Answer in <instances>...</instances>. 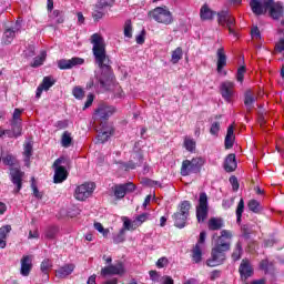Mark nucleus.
<instances>
[{
	"mask_svg": "<svg viewBox=\"0 0 284 284\" xmlns=\"http://www.w3.org/2000/svg\"><path fill=\"white\" fill-rule=\"evenodd\" d=\"M91 43L93 45L92 53L100 70L94 73L95 82L94 80H90L87 83V90H92V88L108 90L112 85L114 73L112 72V65H110V57L105 51V40L101 34L93 33L91 36Z\"/></svg>",
	"mask_w": 284,
	"mask_h": 284,
	"instance_id": "f257e3e1",
	"label": "nucleus"
},
{
	"mask_svg": "<svg viewBox=\"0 0 284 284\" xmlns=\"http://www.w3.org/2000/svg\"><path fill=\"white\" fill-rule=\"evenodd\" d=\"M233 236L234 234L230 230L221 231V235L217 237L211 250V256L206 260L207 267H219V265H223L225 261H227L226 252L232 250V243L225 241V239L231 241Z\"/></svg>",
	"mask_w": 284,
	"mask_h": 284,
	"instance_id": "f03ea898",
	"label": "nucleus"
},
{
	"mask_svg": "<svg viewBox=\"0 0 284 284\" xmlns=\"http://www.w3.org/2000/svg\"><path fill=\"white\" fill-rule=\"evenodd\" d=\"M203 165H205V161L202 160V158H193L192 160H184L180 169V174L181 176H190V174H199Z\"/></svg>",
	"mask_w": 284,
	"mask_h": 284,
	"instance_id": "7ed1b4c3",
	"label": "nucleus"
},
{
	"mask_svg": "<svg viewBox=\"0 0 284 284\" xmlns=\"http://www.w3.org/2000/svg\"><path fill=\"white\" fill-rule=\"evenodd\" d=\"M216 16L219 26L227 28L229 34H232L233 37H239V33H236V30H234V27L236 26V19L232 14H230L229 11H220L216 13Z\"/></svg>",
	"mask_w": 284,
	"mask_h": 284,
	"instance_id": "20e7f679",
	"label": "nucleus"
},
{
	"mask_svg": "<svg viewBox=\"0 0 284 284\" xmlns=\"http://www.w3.org/2000/svg\"><path fill=\"white\" fill-rule=\"evenodd\" d=\"M275 3L274 0H251L250 8L253 14L261 17V14L270 13Z\"/></svg>",
	"mask_w": 284,
	"mask_h": 284,
	"instance_id": "39448f33",
	"label": "nucleus"
},
{
	"mask_svg": "<svg viewBox=\"0 0 284 284\" xmlns=\"http://www.w3.org/2000/svg\"><path fill=\"white\" fill-rule=\"evenodd\" d=\"M149 17L154 19L158 23H164V26H170L172 23V12L168 10V7H158L149 12Z\"/></svg>",
	"mask_w": 284,
	"mask_h": 284,
	"instance_id": "423d86ee",
	"label": "nucleus"
},
{
	"mask_svg": "<svg viewBox=\"0 0 284 284\" xmlns=\"http://www.w3.org/2000/svg\"><path fill=\"white\" fill-rule=\"evenodd\" d=\"M197 223H205L207 214L210 213V205L207 202V193L201 192L199 204L195 209Z\"/></svg>",
	"mask_w": 284,
	"mask_h": 284,
	"instance_id": "0eeeda50",
	"label": "nucleus"
},
{
	"mask_svg": "<svg viewBox=\"0 0 284 284\" xmlns=\"http://www.w3.org/2000/svg\"><path fill=\"white\" fill-rule=\"evenodd\" d=\"M136 186L134 185V183L129 182L124 184H115L112 187V191L115 199L121 200V199H125L126 194H132V192H134Z\"/></svg>",
	"mask_w": 284,
	"mask_h": 284,
	"instance_id": "6e6552de",
	"label": "nucleus"
},
{
	"mask_svg": "<svg viewBox=\"0 0 284 284\" xmlns=\"http://www.w3.org/2000/svg\"><path fill=\"white\" fill-rule=\"evenodd\" d=\"M10 176L11 183L16 185L13 189V194H19V192H21L23 189V176H26V173L19 168H11Z\"/></svg>",
	"mask_w": 284,
	"mask_h": 284,
	"instance_id": "1a4fd4ad",
	"label": "nucleus"
},
{
	"mask_svg": "<svg viewBox=\"0 0 284 284\" xmlns=\"http://www.w3.org/2000/svg\"><path fill=\"white\" fill-rule=\"evenodd\" d=\"M63 158H59L53 162V168L55 170L53 183H63V181L68 179V170H65V166H61V163H63Z\"/></svg>",
	"mask_w": 284,
	"mask_h": 284,
	"instance_id": "9d476101",
	"label": "nucleus"
},
{
	"mask_svg": "<svg viewBox=\"0 0 284 284\" xmlns=\"http://www.w3.org/2000/svg\"><path fill=\"white\" fill-rule=\"evenodd\" d=\"M239 272L241 276V281L244 283H247V278H251V276H254V267L252 266V263H250V260L243 258L240 266Z\"/></svg>",
	"mask_w": 284,
	"mask_h": 284,
	"instance_id": "9b49d317",
	"label": "nucleus"
},
{
	"mask_svg": "<svg viewBox=\"0 0 284 284\" xmlns=\"http://www.w3.org/2000/svg\"><path fill=\"white\" fill-rule=\"evenodd\" d=\"M94 192V183H84L75 189L77 201H85Z\"/></svg>",
	"mask_w": 284,
	"mask_h": 284,
	"instance_id": "f8f14e48",
	"label": "nucleus"
},
{
	"mask_svg": "<svg viewBox=\"0 0 284 284\" xmlns=\"http://www.w3.org/2000/svg\"><path fill=\"white\" fill-rule=\"evenodd\" d=\"M85 60L83 58L73 57L71 59H61L58 61L59 70H72V68H77V65H83Z\"/></svg>",
	"mask_w": 284,
	"mask_h": 284,
	"instance_id": "ddd939ff",
	"label": "nucleus"
},
{
	"mask_svg": "<svg viewBox=\"0 0 284 284\" xmlns=\"http://www.w3.org/2000/svg\"><path fill=\"white\" fill-rule=\"evenodd\" d=\"M125 274L123 262H118L115 265H109L101 268V276H119Z\"/></svg>",
	"mask_w": 284,
	"mask_h": 284,
	"instance_id": "4468645a",
	"label": "nucleus"
},
{
	"mask_svg": "<svg viewBox=\"0 0 284 284\" xmlns=\"http://www.w3.org/2000/svg\"><path fill=\"white\" fill-rule=\"evenodd\" d=\"M114 112H116V108L108 104H100L95 110V115L101 123H103V121H108V119H110Z\"/></svg>",
	"mask_w": 284,
	"mask_h": 284,
	"instance_id": "2eb2a0df",
	"label": "nucleus"
},
{
	"mask_svg": "<svg viewBox=\"0 0 284 284\" xmlns=\"http://www.w3.org/2000/svg\"><path fill=\"white\" fill-rule=\"evenodd\" d=\"M220 92L222 95V99L226 101L227 103L232 102V97H234V82L232 81H224L220 85Z\"/></svg>",
	"mask_w": 284,
	"mask_h": 284,
	"instance_id": "dca6fc26",
	"label": "nucleus"
},
{
	"mask_svg": "<svg viewBox=\"0 0 284 284\" xmlns=\"http://www.w3.org/2000/svg\"><path fill=\"white\" fill-rule=\"evenodd\" d=\"M257 99L258 98L256 97V94H254V91H252V89H247L244 92V105L246 108L247 114H250L252 110H254V103H256Z\"/></svg>",
	"mask_w": 284,
	"mask_h": 284,
	"instance_id": "f3484780",
	"label": "nucleus"
},
{
	"mask_svg": "<svg viewBox=\"0 0 284 284\" xmlns=\"http://www.w3.org/2000/svg\"><path fill=\"white\" fill-rule=\"evenodd\" d=\"M216 58V71L219 74H221L223 72V68L227 65V54H225V49L223 47L217 49Z\"/></svg>",
	"mask_w": 284,
	"mask_h": 284,
	"instance_id": "a211bd4d",
	"label": "nucleus"
},
{
	"mask_svg": "<svg viewBox=\"0 0 284 284\" xmlns=\"http://www.w3.org/2000/svg\"><path fill=\"white\" fill-rule=\"evenodd\" d=\"M268 17L273 19L274 21H280V19H283L284 17V6L283 2L277 1L275 4H273V8H271V11H268Z\"/></svg>",
	"mask_w": 284,
	"mask_h": 284,
	"instance_id": "6ab92c4d",
	"label": "nucleus"
},
{
	"mask_svg": "<svg viewBox=\"0 0 284 284\" xmlns=\"http://www.w3.org/2000/svg\"><path fill=\"white\" fill-rule=\"evenodd\" d=\"M20 263V274L22 276H30V272H32V256L23 255Z\"/></svg>",
	"mask_w": 284,
	"mask_h": 284,
	"instance_id": "aec40b11",
	"label": "nucleus"
},
{
	"mask_svg": "<svg viewBox=\"0 0 284 284\" xmlns=\"http://www.w3.org/2000/svg\"><path fill=\"white\" fill-rule=\"evenodd\" d=\"M40 270L42 273V283H48V281H50V270H52V261H50V258H44L40 264Z\"/></svg>",
	"mask_w": 284,
	"mask_h": 284,
	"instance_id": "412c9836",
	"label": "nucleus"
},
{
	"mask_svg": "<svg viewBox=\"0 0 284 284\" xmlns=\"http://www.w3.org/2000/svg\"><path fill=\"white\" fill-rule=\"evenodd\" d=\"M207 227L211 232H217L225 227V221H223V217H211L207 222Z\"/></svg>",
	"mask_w": 284,
	"mask_h": 284,
	"instance_id": "4be33fe9",
	"label": "nucleus"
},
{
	"mask_svg": "<svg viewBox=\"0 0 284 284\" xmlns=\"http://www.w3.org/2000/svg\"><path fill=\"white\" fill-rule=\"evenodd\" d=\"M234 125H230L226 131L225 140H224V148L225 150H232L234 148Z\"/></svg>",
	"mask_w": 284,
	"mask_h": 284,
	"instance_id": "5701e85b",
	"label": "nucleus"
},
{
	"mask_svg": "<svg viewBox=\"0 0 284 284\" xmlns=\"http://www.w3.org/2000/svg\"><path fill=\"white\" fill-rule=\"evenodd\" d=\"M237 168L236 164V154L231 153L226 156L224 161V170L225 172H234Z\"/></svg>",
	"mask_w": 284,
	"mask_h": 284,
	"instance_id": "b1692460",
	"label": "nucleus"
},
{
	"mask_svg": "<svg viewBox=\"0 0 284 284\" xmlns=\"http://www.w3.org/2000/svg\"><path fill=\"white\" fill-rule=\"evenodd\" d=\"M34 150H33V145L32 142H24L23 144V159H24V163L28 168H30V159H32V154H33Z\"/></svg>",
	"mask_w": 284,
	"mask_h": 284,
	"instance_id": "393cba45",
	"label": "nucleus"
},
{
	"mask_svg": "<svg viewBox=\"0 0 284 284\" xmlns=\"http://www.w3.org/2000/svg\"><path fill=\"white\" fill-rule=\"evenodd\" d=\"M17 32H19V28H8L4 30L2 41L4 45H10L12 41H14V37H17Z\"/></svg>",
	"mask_w": 284,
	"mask_h": 284,
	"instance_id": "a878e982",
	"label": "nucleus"
},
{
	"mask_svg": "<svg viewBox=\"0 0 284 284\" xmlns=\"http://www.w3.org/2000/svg\"><path fill=\"white\" fill-rule=\"evenodd\" d=\"M74 272V264H65L64 266H61L58 271H55V276L58 278H65L70 276Z\"/></svg>",
	"mask_w": 284,
	"mask_h": 284,
	"instance_id": "bb28decb",
	"label": "nucleus"
},
{
	"mask_svg": "<svg viewBox=\"0 0 284 284\" xmlns=\"http://www.w3.org/2000/svg\"><path fill=\"white\" fill-rule=\"evenodd\" d=\"M187 217L189 215H183V213L175 212L172 215L175 227L183 230V227H185V224L187 223Z\"/></svg>",
	"mask_w": 284,
	"mask_h": 284,
	"instance_id": "cd10ccee",
	"label": "nucleus"
},
{
	"mask_svg": "<svg viewBox=\"0 0 284 284\" xmlns=\"http://www.w3.org/2000/svg\"><path fill=\"white\" fill-rule=\"evenodd\" d=\"M200 17L202 21H211V19H214L216 17V11H212L207 4H204L200 9Z\"/></svg>",
	"mask_w": 284,
	"mask_h": 284,
	"instance_id": "c85d7f7f",
	"label": "nucleus"
},
{
	"mask_svg": "<svg viewBox=\"0 0 284 284\" xmlns=\"http://www.w3.org/2000/svg\"><path fill=\"white\" fill-rule=\"evenodd\" d=\"M112 134H114V129L113 128L105 129L104 126H102V132H100L98 134V143L108 142L110 136H112Z\"/></svg>",
	"mask_w": 284,
	"mask_h": 284,
	"instance_id": "c756f323",
	"label": "nucleus"
},
{
	"mask_svg": "<svg viewBox=\"0 0 284 284\" xmlns=\"http://www.w3.org/2000/svg\"><path fill=\"white\" fill-rule=\"evenodd\" d=\"M242 256H243V244L241 243V241H237L233 248V253L231 254V258L232 261H234V263H236V261H241Z\"/></svg>",
	"mask_w": 284,
	"mask_h": 284,
	"instance_id": "7c9ffc66",
	"label": "nucleus"
},
{
	"mask_svg": "<svg viewBox=\"0 0 284 284\" xmlns=\"http://www.w3.org/2000/svg\"><path fill=\"white\" fill-rule=\"evenodd\" d=\"M191 257L193 263H201L203 261V248H201V245H199V243L194 245Z\"/></svg>",
	"mask_w": 284,
	"mask_h": 284,
	"instance_id": "2f4dec72",
	"label": "nucleus"
},
{
	"mask_svg": "<svg viewBox=\"0 0 284 284\" xmlns=\"http://www.w3.org/2000/svg\"><path fill=\"white\" fill-rule=\"evenodd\" d=\"M247 207L250 212H253L254 214H261V212L263 211V206H261V202H258L257 200H250L247 202Z\"/></svg>",
	"mask_w": 284,
	"mask_h": 284,
	"instance_id": "473e14b6",
	"label": "nucleus"
},
{
	"mask_svg": "<svg viewBox=\"0 0 284 284\" xmlns=\"http://www.w3.org/2000/svg\"><path fill=\"white\" fill-rule=\"evenodd\" d=\"M178 210H179L178 212H179L180 214L190 216V210H192V203H190V201H187V200H184V201H182V202L179 204Z\"/></svg>",
	"mask_w": 284,
	"mask_h": 284,
	"instance_id": "72a5a7b5",
	"label": "nucleus"
},
{
	"mask_svg": "<svg viewBox=\"0 0 284 284\" xmlns=\"http://www.w3.org/2000/svg\"><path fill=\"white\" fill-rule=\"evenodd\" d=\"M245 211V201L243 199L240 200V202L237 203V207L235 211L236 214V223H241L242 219H243V212Z\"/></svg>",
	"mask_w": 284,
	"mask_h": 284,
	"instance_id": "f704fd0d",
	"label": "nucleus"
},
{
	"mask_svg": "<svg viewBox=\"0 0 284 284\" xmlns=\"http://www.w3.org/2000/svg\"><path fill=\"white\" fill-rule=\"evenodd\" d=\"M3 165H8L9 168H14L19 165V160L12 154H8L4 158H2Z\"/></svg>",
	"mask_w": 284,
	"mask_h": 284,
	"instance_id": "c9c22d12",
	"label": "nucleus"
},
{
	"mask_svg": "<svg viewBox=\"0 0 284 284\" xmlns=\"http://www.w3.org/2000/svg\"><path fill=\"white\" fill-rule=\"evenodd\" d=\"M30 183H31V190L34 199H38L41 201V199H43V192L39 191V186H37V180L34 179V176L31 178Z\"/></svg>",
	"mask_w": 284,
	"mask_h": 284,
	"instance_id": "e433bc0d",
	"label": "nucleus"
},
{
	"mask_svg": "<svg viewBox=\"0 0 284 284\" xmlns=\"http://www.w3.org/2000/svg\"><path fill=\"white\" fill-rule=\"evenodd\" d=\"M260 268L265 272V274H268V272H274V262H270V260H262L260 262Z\"/></svg>",
	"mask_w": 284,
	"mask_h": 284,
	"instance_id": "4c0bfd02",
	"label": "nucleus"
},
{
	"mask_svg": "<svg viewBox=\"0 0 284 284\" xmlns=\"http://www.w3.org/2000/svg\"><path fill=\"white\" fill-rule=\"evenodd\" d=\"M45 57H48V53L45 51H41L40 55L33 59V62L31 63V68H39L43 65V62L45 61Z\"/></svg>",
	"mask_w": 284,
	"mask_h": 284,
	"instance_id": "58836bf2",
	"label": "nucleus"
},
{
	"mask_svg": "<svg viewBox=\"0 0 284 284\" xmlns=\"http://www.w3.org/2000/svg\"><path fill=\"white\" fill-rule=\"evenodd\" d=\"M132 32H133L132 20L128 19L125 20L123 26V34L125 39H132Z\"/></svg>",
	"mask_w": 284,
	"mask_h": 284,
	"instance_id": "ea45409f",
	"label": "nucleus"
},
{
	"mask_svg": "<svg viewBox=\"0 0 284 284\" xmlns=\"http://www.w3.org/2000/svg\"><path fill=\"white\" fill-rule=\"evenodd\" d=\"M62 148H70L72 145V134L64 131L61 138Z\"/></svg>",
	"mask_w": 284,
	"mask_h": 284,
	"instance_id": "a19ab883",
	"label": "nucleus"
},
{
	"mask_svg": "<svg viewBox=\"0 0 284 284\" xmlns=\"http://www.w3.org/2000/svg\"><path fill=\"white\" fill-rule=\"evenodd\" d=\"M183 59V49L181 47H178L171 55L172 63L176 64L179 63V60Z\"/></svg>",
	"mask_w": 284,
	"mask_h": 284,
	"instance_id": "79ce46f5",
	"label": "nucleus"
},
{
	"mask_svg": "<svg viewBox=\"0 0 284 284\" xmlns=\"http://www.w3.org/2000/svg\"><path fill=\"white\" fill-rule=\"evenodd\" d=\"M57 234H59V227L57 226H49L45 230V239H49L50 241H53V239H57Z\"/></svg>",
	"mask_w": 284,
	"mask_h": 284,
	"instance_id": "37998d69",
	"label": "nucleus"
},
{
	"mask_svg": "<svg viewBox=\"0 0 284 284\" xmlns=\"http://www.w3.org/2000/svg\"><path fill=\"white\" fill-rule=\"evenodd\" d=\"M55 81L52 80V78L50 77H44L42 80V83L40 84V87L43 88V90L45 92H48V90H50L52 88V85H54Z\"/></svg>",
	"mask_w": 284,
	"mask_h": 284,
	"instance_id": "c03bdc74",
	"label": "nucleus"
},
{
	"mask_svg": "<svg viewBox=\"0 0 284 284\" xmlns=\"http://www.w3.org/2000/svg\"><path fill=\"white\" fill-rule=\"evenodd\" d=\"M114 6V0H99L95 4L98 10H104V8H112Z\"/></svg>",
	"mask_w": 284,
	"mask_h": 284,
	"instance_id": "a18cd8bd",
	"label": "nucleus"
},
{
	"mask_svg": "<svg viewBox=\"0 0 284 284\" xmlns=\"http://www.w3.org/2000/svg\"><path fill=\"white\" fill-rule=\"evenodd\" d=\"M125 241V229H121L118 234L113 235V243L119 245V243H123Z\"/></svg>",
	"mask_w": 284,
	"mask_h": 284,
	"instance_id": "49530a36",
	"label": "nucleus"
},
{
	"mask_svg": "<svg viewBox=\"0 0 284 284\" xmlns=\"http://www.w3.org/2000/svg\"><path fill=\"white\" fill-rule=\"evenodd\" d=\"M184 148L187 150V152H194V150H196V142L192 139H185Z\"/></svg>",
	"mask_w": 284,
	"mask_h": 284,
	"instance_id": "de8ad7c7",
	"label": "nucleus"
},
{
	"mask_svg": "<svg viewBox=\"0 0 284 284\" xmlns=\"http://www.w3.org/2000/svg\"><path fill=\"white\" fill-rule=\"evenodd\" d=\"M122 221H123V227H122V230H124V232H134V229H133V226H132V221H130V219L129 217H126V216H123L122 217Z\"/></svg>",
	"mask_w": 284,
	"mask_h": 284,
	"instance_id": "09e8293b",
	"label": "nucleus"
},
{
	"mask_svg": "<svg viewBox=\"0 0 284 284\" xmlns=\"http://www.w3.org/2000/svg\"><path fill=\"white\" fill-rule=\"evenodd\" d=\"M11 130L18 135L21 136V132H23V128L21 126V122L11 121Z\"/></svg>",
	"mask_w": 284,
	"mask_h": 284,
	"instance_id": "8fccbe9b",
	"label": "nucleus"
},
{
	"mask_svg": "<svg viewBox=\"0 0 284 284\" xmlns=\"http://www.w3.org/2000/svg\"><path fill=\"white\" fill-rule=\"evenodd\" d=\"M102 17H105V12L103 11V9L95 8L92 12V18L94 19V21H101Z\"/></svg>",
	"mask_w": 284,
	"mask_h": 284,
	"instance_id": "3c124183",
	"label": "nucleus"
},
{
	"mask_svg": "<svg viewBox=\"0 0 284 284\" xmlns=\"http://www.w3.org/2000/svg\"><path fill=\"white\" fill-rule=\"evenodd\" d=\"M221 132V123L220 122H213L210 128V134L213 136H216Z\"/></svg>",
	"mask_w": 284,
	"mask_h": 284,
	"instance_id": "603ef678",
	"label": "nucleus"
},
{
	"mask_svg": "<svg viewBox=\"0 0 284 284\" xmlns=\"http://www.w3.org/2000/svg\"><path fill=\"white\" fill-rule=\"evenodd\" d=\"M12 232L11 225H4L0 227V239H8V233Z\"/></svg>",
	"mask_w": 284,
	"mask_h": 284,
	"instance_id": "864d4df0",
	"label": "nucleus"
},
{
	"mask_svg": "<svg viewBox=\"0 0 284 284\" xmlns=\"http://www.w3.org/2000/svg\"><path fill=\"white\" fill-rule=\"evenodd\" d=\"M246 68L242 65L237 69L236 79L240 83H243V79H245Z\"/></svg>",
	"mask_w": 284,
	"mask_h": 284,
	"instance_id": "5fc2aeb1",
	"label": "nucleus"
},
{
	"mask_svg": "<svg viewBox=\"0 0 284 284\" xmlns=\"http://www.w3.org/2000/svg\"><path fill=\"white\" fill-rule=\"evenodd\" d=\"M229 181L233 187V192H239V187H241V184H239V178H236V175H232Z\"/></svg>",
	"mask_w": 284,
	"mask_h": 284,
	"instance_id": "6e6d98bb",
	"label": "nucleus"
},
{
	"mask_svg": "<svg viewBox=\"0 0 284 284\" xmlns=\"http://www.w3.org/2000/svg\"><path fill=\"white\" fill-rule=\"evenodd\" d=\"M72 94H73V97L77 98V99H83V97L85 95V92L83 91L82 88L75 87V88H73V90H72Z\"/></svg>",
	"mask_w": 284,
	"mask_h": 284,
	"instance_id": "4d7b16f0",
	"label": "nucleus"
},
{
	"mask_svg": "<svg viewBox=\"0 0 284 284\" xmlns=\"http://www.w3.org/2000/svg\"><path fill=\"white\" fill-rule=\"evenodd\" d=\"M131 223L133 231L136 230V227H141V225H143V214L138 215Z\"/></svg>",
	"mask_w": 284,
	"mask_h": 284,
	"instance_id": "13d9d810",
	"label": "nucleus"
},
{
	"mask_svg": "<svg viewBox=\"0 0 284 284\" xmlns=\"http://www.w3.org/2000/svg\"><path fill=\"white\" fill-rule=\"evenodd\" d=\"M251 37L252 39H255V41H261V30L258 27H253L251 29Z\"/></svg>",
	"mask_w": 284,
	"mask_h": 284,
	"instance_id": "bf43d9fd",
	"label": "nucleus"
},
{
	"mask_svg": "<svg viewBox=\"0 0 284 284\" xmlns=\"http://www.w3.org/2000/svg\"><path fill=\"white\" fill-rule=\"evenodd\" d=\"M22 112H23V110H21V109H14L11 121L22 123V120H21Z\"/></svg>",
	"mask_w": 284,
	"mask_h": 284,
	"instance_id": "052dcab7",
	"label": "nucleus"
},
{
	"mask_svg": "<svg viewBox=\"0 0 284 284\" xmlns=\"http://www.w3.org/2000/svg\"><path fill=\"white\" fill-rule=\"evenodd\" d=\"M136 165H138V163H135L134 161H129L128 163H125V162L122 163V168H124L125 172H128V170H136Z\"/></svg>",
	"mask_w": 284,
	"mask_h": 284,
	"instance_id": "680f3d73",
	"label": "nucleus"
},
{
	"mask_svg": "<svg viewBox=\"0 0 284 284\" xmlns=\"http://www.w3.org/2000/svg\"><path fill=\"white\" fill-rule=\"evenodd\" d=\"M138 148H139V142L135 143V146L133 149V159H138L141 163L142 159H143V154H141V152H139Z\"/></svg>",
	"mask_w": 284,
	"mask_h": 284,
	"instance_id": "e2e57ef3",
	"label": "nucleus"
},
{
	"mask_svg": "<svg viewBox=\"0 0 284 284\" xmlns=\"http://www.w3.org/2000/svg\"><path fill=\"white\" fill-rule=\"evenodd\" d=\"M251 234L252 233L250 232V226H247V224H244L242 226V236H244L246 240H248Z\"/></svg>",
	"mask_w": 284,
	"mask_h": 284,
	"instance_id": "0e129e2a",
	"label": "nucleus"
},
{
	"mask_svg": "<svg viewBox=\"0 0 284 284\" xmlns=\"http://www.w3.org/2000/svg\"><path fill=\"white\" fill-rule=\"evenodd\" d=\"M165 265H168V258L166 257H160L156 262V267L160 270L163 268Z\"/></svg>",
	"mask_w": 284,
	"mask_h": 284,
	"instance_id": "69168bd1",
	"label": "nucleus"
},
{
	"mask_svg": "<svg viewBox=\"0 0 284 284\" xmlns=\"http://www.w3.org/2000/svg\"><path fill=\"white\" fill-rule=\"evenodd\" d=\"M275 50L277 52L284 51V39H280V41L275 44Z\"/></svg>",
	"mask_w": 284,
	"mask_h": 284,
	"instance_id": "338daca9",
	"label": "nucleus"
},
{
	"mask_svg": "<svg viewBox=\"0 0 284 284\" xmlns=\"http://www.w3.org/2000/svg\"><path fill=\"white\" fill-rule=\"evenodd\" d=\"M210 278L211 281H216V278H221V271L214 270L213 272H211Z\"/></svg>",
	"mask_w": 284,
	"mask_h": 284,
	"instance_id": "774afa93",
	"label": "nucleus"
}]
</instances>
